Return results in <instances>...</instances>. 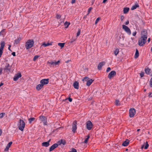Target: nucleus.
Returning <instances> with one entry per match:
<instances>
[{
  "instance_id": "25",
  "label": "nucleus",
  "mask_w": 152,
  "mask_h": 152,
  "mask_svg": "<svg viewBox=\"0 0 152 152\" xmlns=\"http://www.w3.org/2000/svg\"><path fill=\"white\" fill-rule=\"evenodd\" d=\"M94 81L93 80L91 79L87 81L86 85L88 86H90Z\"/></svg>"
},
{
  "instance_id": "55",
  "label": "nucleus",
  "mask_w": 152,
  "mask_h": 152,
  "mask_svg": "<svg viewBox=\"0 0 152 152\" xmlns=\"http://www.w3.org/2000/svg\"><path fill=\"white\" fill-rule=\"evenodd\" d=\"M12 54L14 56H16V55H15V52H13L12 53Z\"/></svg>"
},
{
  "instance_id": "37",
  "label": "nucleus",
  "mask_w": 152,
  "mask_h": 152,
  "mask_svg": "<svg viewBox=\"0 0 152 152\" xmlns=\"http://www.w3.org/2000/svg\"><path fill=\"white\" fill-rule=\"evenodd\" d=\"M39 57V56L38 55H36L34 56L33 58V61H35Z\"/></svg>"
},
{
  "instance_id": "39",
  "label": "nucleus",
  "mask_w": 152,
  "mask_h": 152,
  "mask_svg": "<svg viewBox=\"0 0 152 152\" xmlns=\"http://www.w3.org/2000/svg\"><path fill=\"white\" fill-rule=\"evenodd\" d=\"M88 79L89 78L88 77H85L83 79L82 81H88Z\"/></svg>"
},
{
  "instance_id": "4",
  "label": "nucleus",
  "mask_w": 152,
  "mask_h": 152,
  "mask_svg": "<svg viewBox=\"0 0 152 152\" xmlns=\"http://www.w3.org/2000/svg\"><path fill=\"white\" fill-rule=\"evenodd\" d=\"M60 62V61L59 60L57 61H48V63L50 65V67H53L54 66L58 65L59 64Z\"/></svg>"
},
{
  "instance_id": "1",
  "label": "nucleus",
  "mask_w": 152,
  "mask_h": 152,
  "mask_svg": "<svg viewBox=\"0 0 152 152\" xmlns=\"http://www.w3.org/2000/svg\"><path fill=\"white\" fill-rule=\"evenodd\" d=\"M34 43L33 39H29L26 43L25 47L27 50L31 48L33 45Z\"/></svg>"
},
{
  "instance_id": "59",
  "label": "nucleus",
  "mask_w": 152,
  "mask_h": 152,
  "mask_svg": "<svg viewBox=\"0 0 152 152\" xmlns=\"http://www.w3.org/2000/svg\"><path fill=\"white\" fill-rule=\"evenodd\" d=\"M2 133V130L0 129V136L1 135Z\"/></svg>"
},
{
  "instance_id": "6",
  "label": "nucleus",
  "mask_w": 152,
  "mask_h": 152,
  "mask_svg": "<svg viewBox=\"0 0 152 152\" xmlns=\"http://www.w3.org/2000/svg\"><path fill=\"white\" fill-rule=\"evenodd\" d=\"M135 110L133 108L130 109L129 110V116L130 118L133 117L135 114Z\"/></svg>"
},
{
  "instance_id": "3",
  "label": "nucleus",
  "mask_w": 152,
  "mask_h": 152,
  "mask_svg": "<svg viewBox=\"0 0 152 152\" xmlns=\"http://www.w3.org/2000/svg\"><path fill=\"white\" fill-rule=\"evenodd\" d=\"M147 39L142 37H140L138 39V44L140 46H143L146 42Z\"/></svg>"
},
{
  "instance_id": "46",
  "label": "nucleus",
  "mask_w": 152,
  "mask_h": 152,
  "mask_svg": "<svg viewBox=\"0 0 152 152\" xmlns=\"http://www.w3.org/2000/svg\"><path fill=\"white\" fill-rule=\"evenodd\" d=\"M144 73L143 72H142L141 73H140V75L141 77H142L144 76Z\"/></svg>"
},
{
  "instance_id": "49",
  "label": "nucleus",
  "mask_w": 152,
  "mask_h": 152,
  "mask_svg": "<svg viewBox=\"0 0 152 152\" xmlns=\"http://www.w3.org/2000/svg\"><path fill=\"white\" fill-rule=\"evenodd\" d=\"M111 69L110 67H108L107 68V69L106 70V72H109L111 70Z\"/></svg>"
},
{
  "instance_id": "41",
  "label": "nucleus",
  "mask_w": 152,
  "mask_h": 152,
  "mask_svg": "<svg viewBox=\"0 0 152 152\" xmlns=\"http://www.w3.org/2000/svg\"><path fill=\"white\" fill-rule=\"evenodd\" d=\"M92 8L91 7H90L88 8V13L87 14V15H89V13H90V12L92 10Z\"/></svg>"
},
{
  "instance_id": "48",
  "label": "nucleus",
  "mask_w": 152,
  "mask_h": 152,
  "mask_svg": "<svg viewBox=\"0 0 152 152\" xmlns=\"http://www.w3.org/2000/svg\"><path fill=\"white\" fill-rule=\"evenodd\" d=\"M76 40V39H74L72 38V39H71V43L75 41Z\"/></svg>"
},
{
  "instance_id": "21",
  "label": "nucleus",
  "mask_w": 152,
  "mask_h": 152,
  "mask_svg": "<svg viewBox=\"0 0 152 152\" xmlns=\"http://www.w3.org/2000/svg\"><path fill=\"white\" fill-rule=\"evenodd\" d=\"M43 86L41 83L37 85L36 86V89L38 91L40 90L42 88H43Z\"/></svg>"
},
{
  "instance_id": "9",
  "label": "nucleus",
  "mask_w": 152,
  "mask_h": 152,
  "mask_svg": "<svg viewBox=\"0 0 152 152\" xmlns=\"http://www.w3.org/2000/svg\"><path fill=\"white\" fill-rule=\"evenodd\" d=\"M41 121L43 123L44 125H47V118L44 116H41L39 117Z\"/></svg>"
},
{
  "instance_id": "16",
  "label": "nucleus",
  "mask_w": 152,
  "mask_h": 152,
  "mask_svg": "<svg viewBox=\"0 0 152 152\" xmlns=\"http://www.w3.org/2000/svg\"><path fill=\"white\" fill-rule=\"evenodd\" d=\"M22 75L20 73H19L16 74L14 76L13 80L15 81H16L18 80L19 78L21 77Z\"/></svg>"
},
{
  "instance_id": "24",
  "label": "nucleus",
  "mask_w": 152,
  "mask_h": 152,
  "mask_svg": "<svg viewBox=\"0 0 152 152\" xmlns=\"http://www.w3.org/2000/svg\"><path fill=\"white\" fill-rule=\"evenodd\" d=\"M66 144V142L64 140H61L59 141L58 142V145H61V144H63V145H64Z\"/></svg>"
},
{
  "instance_id": "34",
  "label": "nucleus",
  "mask_w": 152,
  "mask_h": 152,
  "mask_svg": "<svg viewBox=\"0 0 152 152\" xmlns=\"http://www.w3.org/2000/svg\"><path fill=\"white\" fill-rule=\"evenodd\" d=\"M65 43H58V45L60 46L61 48L64 47Z\"/></svg>"
},
{
  "instance_id": "31",
  "label": "nucleus",
  "mask_w": 152,
  "mask_h": 152,
  "mask_svg": "<svg viewBox=\"0 0 152 152\" xmlns=\"http://www.w3.org/2000/svg\"><path fill=\"white\" fill-rule=\"evenodd\" d=\"M52 45V43H48L47 44H45V42H44L42 43V45L44 46L45 47H46Z\"/></svg>"
},
{
  "instance_id": "62",
  "label": "nucleus",
  "mask_w": 152,
  "mask_h": 152,
  "mask_svg": "<svg viewBox=\"0 0 152 152\" xmlns=\"http://www.w3.org/2000/svg\"><path fill=\"white\" fill-rule=\"evenodd\" d=\"M144 145H144V144L143 145H142V146H141V148L142 149L144 147Z\"/></svg>"
},
{
  "instance_id": "13",
  "label": "nucleus",
  "mask_w": 152,
  "mask_h": 152,
  "mask_svg": "<svg viewBox=\"0 0 152 152\" xmlns=\"http://www.w3.org/2000/svg\"><path fill=\"white\" fill-rule=\"evenodd\" d=\"M116 75V72L115 71L113 70L111 71L109 74L108 77L110 79H111Z\"/></svg>"
},
{
  "instance_id": "26",
  "label": "nucleus",
  "mask_w": 152,
  "mask_h": 152,
  "mask_svg": "<svg viewBox=\"0 0 152 152\" xmlns=\"http://www.w3.org/2000/svg\"><path fill=\"white\" fill-rule=\"evenodd\" d=\"M129 7H125L124 9L123 12L124 14L127 13L129 11Z\"/></svg>"
},
{
  "instance_id": "22",
  "label": "nucleus",
  "mask_w": 152,
  "mask_h": 152,
  "mask_svg": "<svg viewBox=\"0 0 152 152\" xmlns=\"http://www.w3.org/2000/svg\"><path fill=\"white\" fill-rule=\"evenodd\" d=\"M129 142V140L128 139H126L123 142V143L122 144V145L124 146H127L128 145Z\"/></svg>"
},
{
  "instance_id": "64",
  "label": "nucleus",
  "mask_w": 152,
  "mask_h": 152,
  "mask_svg": "<svg viewBox=\"0 0 152 152\" xmlns=\"http://www.w3.org/2000/svg\"><path fill=\"white\" fill-rule=\"evenodd\" d=\"M151 51L152 52V46L151 48Z\"/></svg>"
},
{
  "instance_id": "11",
  "label": "nucleus",
  "mask_w": 152,
  "mask_h": 152,
  "mask_svg": "<svg viewBox=\"0 0 152 152\" xmlns=\"http://www.w3.org/2000/svg\"><path fill=\"white\" fill-rule=\"evenodd\" d=\"M5 43L4 42H1V46L0 47V58L1 57L2 53L3 48L5 46Z\"/></svg>"
},
{
  "instance_id": "58",
  "label": "nucleus",
  "mask_w": 152,
  "mask_h": 152,
  "mask_svg": "<svg viewBox=\"0 0 152 152\" xmlns=\"http://www.w3.org/2000/svg\"><path fill=\"white\" fill-rule=\"evenodd\" d=\"M3 85V83L2 82H1L0 84V87H1V86Z\"/></svg>"
},
{
  "instance_id": "20",
  "label": "nucleus",
  "mask_w": 152,
  "mask_h": 152,
  "mask_svg": "<svg viewBox=\"0 0 152 152\" xmlns=\"http://www.w3.org/2000/svg\"><path fill=\"white\" fill-rule=\"evenodd\" d=\"M73 86L74 88L76 89H78L79 88V83L77 81H75L74 83Z\"/></svg>"
},
{
  "instance_id": "44",
  "label": "nucleus",
  "mask_w": 152,
  "mask_h": 152,
  "mask_svg": "<svg viewBox=\"0 0 152 152\" xmlns=\"http://www.w3.org/2000/svg\"><path fill=\"white\" fill-rule=\"evenodd\" d=\"M5 115V113H2L1 114H0V118H2L4 115Z\"/></svg>"
},
{
  "instance_id": "8",
  "label": "nucleus",
  "mask_w": 152,
  "mask_h": 152,
  "mask_svg": "<svg viewBox=\"0 0 152 152\" xmlns=\"http://www.w3.org/2000/svg\"><path fill=\"white\" fill-rule=\"evenodd\" d=\"M147 39V32L146 30L143 29L141 32V36L142 37Z\"/></svg>"
},
{
  "instance_id": "45",
  "label": "nucleus",
  "mask_w": 152,
  "mask_h": 152,
  "mask_svg": "<svg viewBox=\"0 0 152 152\" xmlns=\"http://www.w3.org/2000/svg\"><path fill=\"white\" fill-rule=\"evenodd\" d=\"M119 102V101L118 100H116L115 102V105H118Z\"/></svg>"
},
{
  "instance_id": "30",
  "label": "nucleus",
  "mask_w": 152,
  "mask_h": 152,
  "mask_svg": "<svg viewBox=\"0 0 152 152\" xmlns=\"http://www.w3.org/2000/svg\"><path fill=\"white\" fill-rule=\"evenodd\" d=\"M5 29H3L0 32V36H1L2 35L3 36L5 34Z\"/></svg>"
},
{
  "instance_id": "36",
  "label": "nucleus",
  "mask_w": 152,
  "mask_h": 152,
  "mask_svg": "<svg viewBox=\"0 0 152 152\" xmlns=\"http://www.w3.org/2000/svg\"><path fill=\"white\" fill-rule=\"evenodd\" d=\"M119 52V50L118 49H116L114 51V53L115 56L117 55Z\"/></svg>"
},
{
  "instance_id": "10",
  "label": "nucleus",
  "mask_w": 152,
  "mask_h": 152,
  "mask_svg": "<svg viewBox=\"0 0 152 152\" xmlns=\"http://www.w3.org/2000/svg\"><path fill=\"white\" fill-rule=\"evenodd\" d=\"M93 125L91 121H88L86 123V128L88 130H90L93 127Z\"/></svg>"
},
{
  "instance_id": "33",
  "label": "nucleus",
  "mask_w": 152,
  "mask_h": 152,
  "mask_svg": "<svg viewBox=\"0 0 152 152\" xmlns=\"http://www.w3.org/2000/svg\"><path fill=\"white\" fill-rule=\"evenodd\" d=\"M35 119L34 118H30L28 119L29 124H31L32 122L34 121Z\"/></svg>"
},
{
  "instance_id": "28",
  "label": "nucleus",
  "mask_w": 152,
  "mask_h": 152,
  "mask_svg": "<svg viewBox=\"0 0 152 152\" xmlns=\"http://www.w3.org/2000/svg\"><path fill=\"white\" fill-rule=\"evenodd\" d=\"M139 56L138 51L137 49L136 50L134 56V58H137Z\"/></svg>"
},
{
  "instance_id": "23",
  "label": "nucleus",
  "mask_w": 152,
  "mask_h": 152,
  "mask_svg": "<svg viewBox=\"0 0 152 152\" xmlns=\"http://www.w3.org/2000/svg\"><path fill=\"white\" fill-rule=\"evenodd\" d=\"M145 71L146 74L147 75H150L151 73V69L148 67L145 68Z\"/></svg>"
},
{
  "instance_id": "53",
  "label": "nucleus",
  "mask_w": 152,
  "mask_h": 152,
  "mask_svg": "<svg viewBox=\"0 0 152 152\" xmlns=\"http://www.w3.org/2000/svg\"><path fill=\"white\" fill-rule=\"evenodd\" d=\"M76 1L75 0H72L71 1V3L72 4H73L75 3Z\"/></svg>"
},
{
  "instance_id": "17",
  "label": "nucleus",
  "mask_w": 152,
  "mask_h": 152,
  "mask_svg": "<svg viewBox=\"0 0 152 152\" xmlns=\"http://www.w3.org/2000/svg\"><path fill=\"white\" fill-rule=\"evenodd\" d=\"M58 145L57 143H55L51 146L49 148V151H51L54 150L55 149L58 147Z\"/></svg>"
},
{
  "instance_id": "7",
  "label": "nucleus",
  "mask_w": 152,
  "mask_h": 152,
  "mask_svg": "<svg viewBox=\"0 0 152 152\" xmlns=\"http://www.w3.org/2000/svg\"><path fill=\"white\" fill-rule=\"evenodd\" d=\"M122 28L129 35H130L131 34V31L129 28L125 25H122Z\"/></svg>"
},
{
  "instance_id": "43",
  "label": "nucleus",
  "mask_w": 152,
  "mask_h": 152,
  "mask_svg": "<svg viewBox=\"0 0 152 152\" xmlns=\"http://www.w3.org/2000/svg\"><path fill=\"white\" fill-rule=\"evenodd\" d=\"M61 17V16L60 15H59L58 14L56 15V18L58 19H60Z\"/></svg>"
},
{
  "instance_id": "27",
  "label": "nucleus",
  "mask_w": 152,
  "mask_h": 152,
  "mask_svg": "<svg viewBox=\"0 0 152 152\" xmlns=\"http://www.w3.org/2000/svg\"><path fill=\"white\" fill-rule=\"evenodd\" d=\"M139 7V5L138 4H136L134 5L133 6L132 8H131V10H133L135 9L137 7Z\"/></svg>"
},
{
  "instance_id": "5",
  "label": "nucleus",
  "mask_w": 152,
  "mask_h": 152,
  "mask_svg": "<svg viewBox=\"0 0 152 152\" xmlns=\"http://www.w3.org/2000/svg\"><path fill=\"white\" fill-rule=\"evenodd\" d=\"M11 66H10V65L8 63L6 64V65L5 66V67L3 68L4 72H10Z\"/></svg>"
},
{
  "instance_id": "57",
  "label": "nucleus",
  "mask_w": 152,
  "mask_h": 152,
  "mask_svg": "<svg viewBox=\"0 0 152 152\" xmlns=\"http://www.w3.org/2000/svg\"><path fill=\"white\" fill-rule=\"evenodd\" d=\"M152 94V93L150 92L149 93V96L151 97H152V96H151V94Z\"/></svg>"
},
{
  "instance_id": "14",
  "label": "nucleus",
  "mask_w": 152,
  "mask_h": 152,
  "mask_svg": "<svg viewBox=\"0 0 152 152\" xmlns=\"http://www.w3.org/2000/svg\"><path fill=\"white\" fill-rule=\"evenodd\" d=\"M77 122L76 121H75L73 123V124L72 125V131L73 132L75 133V130H76L77 127Z\"/></svg>"
},
{
  "instance_id": "50",
  "label": "nucleus",
  "mask_w": 152,
  "mask_h": 152,
  "mask_svg": "<svg viewBox=\"0 0 152 152\" xmlns=\"http://www.w3.org/2000/svg\"><path fill=\"white\" fill-rule=\"evenodd\" d=\"M137 33V31H135L133 33L132 35L134 36H135L136 34Z\"/></svg>"
},
{
  "instance_id": "42",
  "label": "nucleus",
  "mask_w": 152,
  "mask_h": 152,
  "mask_svg": "<svg viewBox=\"0 0 152 152\" xmlns=\"http://www.w3.org/2000/svg\"><path fill=\"white\" fill-rule=\"evenodd\" d=\"M100 18H97L96 21H95V24H97V23H98V22H99V21L100 20Z\"/></svg>"
},
{
  "instance_id": "35",
  "label": "nucleus",
  "mask_w": 152,
  "mask_h": 152,
  "mask_svg": "<svg viewBox=\"0 0 152 152\" xmlns=\"http://www.w3.org/2000/svg\"><path fill=\"white\" fill-rule=\"evenodd\" d=\"M86 137H87V138L84 140V142L85 143H87L88 141L89 138L90 137V136H89V135L86 136Z\"/></svg>"
},
{
  "instance_id": "51",
  "label": "nucleus",
  "mask_w": 152,
  "mask_h": 152,
  "mask_svg": "<svg viewBox=\"0 0 152 152\" xmlns=\"http://www.w3.org/2000/svg\"><path fill=\"white\" fill-rule=\"evenodd\" d=\"M124 17L123 15H121V20L122 21L124 19Z\"/></svg>"
},
{
  "instance_id": "60",
  "label": "nucleus",
  "mask_w": 152,
  "mask_h": 152,
  "mask_svg": "<svg viewBox=\"0 0 152 152\" xmlns=\"http://www.w3.org/2000/svg\"><path fill=\"white\" fill-rule=\"evenodd\" d=\"M11 47V45H9V47L8 48V49L10 50H11V49H10V48Z\"/></svg>"
},
{
  "instance_id": "52",
  "label": "nucleus",
  "mask_w": 152,
  "mask_h": 152,
  "mask_svg": "<svg viewBox=\"0 0 152 152\" xmlns=\"http://www.w3.org/2000/svg\"><path fill=\"white\" fill-rule=\"evenodd\" d=\"M68 100H69V101L70 102H72V99L71 98H70V97L69 98H68Z\"/></svg>"
},
{
  "instance_id": "54",
  "label": "nucleus",
  "mask_w": 152,
  "mask_h": 152,
  "mask_svg": "<svg viewBox=\"0 0 152 152\" xmlns=\"http://www.w3.org/2000/svg\"><path fill=\"white\" fill-rule=\"evenodd\" d=\"M3 69L2 68L0 69V75H1L2 73Z\"/></svg>"
},
{
  "instance_id": "2",
  "label": "nucleus",
  "mask_w": 152,
  "mask_h": 152,
  "mask_svg": "<svg viewBox=\"0 0 152 152\" xmlns=\"http://www.w3.org/2000/svg\"><path fill=\"white\" fill-rule=\"evenodd\" d=\"M18 128L21 131H23L25 126V123L23 120L20 119L18 124Z\"/></svg>"
},
{
  "instance_id": "40",
  "label": "nucleus",
  "mask_w": 152,
  "mask_h": 152,
  "mask_svg": "<svg viewBox=\"0 0 152 152\" xmlns=\"http://www.w3.org/2000/svg\"><path fill=\"white\" fill-rule=\"evenodd\" d=\"M80 31H81L80 30V29H78V32L77 33L76 37H78L80 35Z\"/></svg>"
},
{
  "instance_id": "12",
  "label": "nucleus",
  "mask_w": 152,
  "mask_h": 152,
  "mask_svg": "<svg viewBox=\"0 0 152 152\" xmlns=\"http://www.w3.org/2000/svg\"><path fill=\"white\" fill-rule=\"evenodd\" d=\"M49 79H44L40 80V83L44 86V85L47 84L49 83Z\"/></svg>"
},
{
  "instance_id": "29",
  "label": "nucleus",
  "mask_w": 152,
  "mask_h": 152,
  "mask_svg": "<svg viewBox=\"0 0 152 152\" xmlns=\"http://www.w3.org/2000/svg\"><path fill=\"white\" fill-rule=\"evenodd\" d=\"M21 38L20 37L18 38L17 39H16L15 40V43L16 44H18L20 41L21 40Z\"/></svg>"
},
{
  "instance_id": "32",
  "label": "nucleus",
  "mask_w": 152,
  "mask_h": 152,
  "mask_svg": "<svg viewBox=\"0 0 152 152\" xmlns=\"http://www.w3.org/2000/svg\"><path fill=\"white\" fill-rule=\"evenodd\" d=\"M70 24V23L67 21H66L64 24V26H66V28H67Z\"/></svg>"
},
{
  "instance_id": "38",
  "label": "nucleus",
  "mask_w": 152,
  "mask_h": 152,
  "mask_svg": "<svg viewBox=\"0 0 152 152\" xmlns=\"http://www.w3.org/2000/svg\"><path fill=\"white\" fill-rule=\"evenodd\" d=\"M148 146H149V145L148 144V142L147 141L145 142V146L144 147L145 149H147L148 148Z\"/></svg>"
},
{
  "instance_id": "18",
  "label": "nucleus",
  "mask_w": 152,
  "mask_h": 152,
  "mask_svg": "<svg viewBox=\"0 0 152 152\" xmlns=\"http://www.w3.org/2000/svg\"><path fill=\"white\" fill-rule=\"evenodd\" d=\"M105 64V63L104 61H102L100 62L98 65V69L99 70H100L101 69L102 66Z\"/></svg>"
},
{
  "instance_id": "15",
  "label": "nucleus",
  "mask_w": 152,
  "mask_h": 152,
  "mask_svg": "<svg viewBox=\"0 0 152 152\" xmlns=\"http://www.w3.org/2000/svg\"><path fill=\"white\" fill-rule=\"evenodd\" d=\"M50 141L51 140L50 139L47 142H43L42 143V145L46 147H48L50 145Z\"/></svg>"
},
{
  "instance_id": "19",
  "label": "nucleus",
  "mask_w": 152,
  "mask_h": 152,
  "mask_svg": "<svg viewBox=\"0 0 152 152\" xmlns=\"http://www.w3.org/2000/svg\"><path fill=\"white\" fill-rule=\"evenodd\" d=\"M12 144V142H10L8 143V144L7 145L6 148L4 149V151H7L8 150L10 147L11 145Z\"/></svg>"
},
{
  "instance_id": "56",
  "label": "nucleus",
  "mask_w": 152,
  "mask_h": 152,
  "mask_svg": "<svg viewBox=\"0 0 152 152\" xmlns=\"http://www.w3.org/2000/svg\"><path fill=\"white\" fill-rule=\"evenodd\" d=\"M129 20H127V21L125 22V24L126 25H128L129 24Z\"/></svg>"
},
{
  "instance_id": "63",
  "label": "nucleus",
  "mask_w": 152,
  "mask_h": 152,
  "mask_svg": "<svg viewBox=\"0 0 152 152\" xmlns=\"http://www.w3.org/2000/svg\"><path fill=\"white\" fill-rule=\"evenodd\" d=\"M150 41V38H149L148 39V42H149Z\"/></svg>"
},
{
  "instance_id": "61",
  "label": "nucleus",
  "mask_w": 152,
  "mask_h": 152,
  "mask_svg": "<svg viewBox=\"0 0 152 152\" xmlns=\"http://www.w3.org/2000/svg\"><path fill=\"white\" fill-rule=\"evenodd\" d=\"M107 1V0H103L102 2L104 3Z\"/></svg>"
},
{
  "instance_id": "47",
  "label": "nucleus",
  "mask_w": 152,
  "mask_h": 152,
  "mask_svg": "<svg viewBox=\"0 0 152 152\" xmlns=\"http://www.w3.org/2000/svg\"><path fill=\"white\" fill-rule=\"evenodd\" d=\"M70 152H77L76 150L74 148H72L71 151Z\"/></svg>"
}]
</instances>
